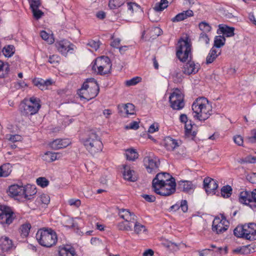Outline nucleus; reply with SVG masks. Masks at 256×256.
<instances>
[{"label": "nucleus", "mask_w": 256, "mask_h": 256, "mask_svg": "<svg viewBox=\"0 0 256 256\" xmlns=\"http://www.w3.org/2000/svg\"><path fill=\"white\" fill-rule=\"evenodd\" d=\"M182 14L184 20L194 16V12L192 10H190L183 11L182 12Z\"/></svg>", "instance_id": "obj_58"}, {"label": "nucleus", "mask_w": 256, "mask_h": 256, "mask_svg": "<svg viewBox=\"0 0 256 256\" xmlns=\"http://www.w3.org/2000/svg\"><path fill=\"white\" fill-rule=\"evenodd\" d=\"M14 46L12 45H8L2 49V53L6 57H10L14 54Z\"/></svg>", "instance_id": "obj_39"}, {"label": "nucleus", "mask_w": 256, "mask_h": 256, "mask_svg": "<svg viewBox=\"0 0 256 256\" xmlns=\"http://www.w3.org/2000/svg\"><path fill=\"white\" fill-rule=\"evenodd\" d=\"M35 86H38L42 90H45V86L44 85V80L42 79H34L33 80Z\"/></svg>", "instance_id": "obj_53"}, {"label": "nucleus", "mask_w": 256, "mask_h": 256, "mask_svg": "<svg viewBox=\"0 0 256 256\" xmlns=\"http://www.w3.org/2000/svg\"><path fill=\"white\" fill-rule=\"evenodd\" d=\"M234 142L238 146H242L243 144V138L240 135H238L234 138Z\"/></svg>", "instance_id": "obj_60"}, {"label": "nucleus", "mask_w": 256, "mask_h": 256, "mask_svg": "<svg viewBox=\"0 0 256 256\" xmlns=\"http://www.w3.org/2000/svg\"><path fill=\"white\" fill-rule=\"evenodd\" d=\"M194 188V185L190 181H180L178 183V189L185 192H190Z\"/></svg>", "instance_id": "obj_25"}, {"label": "nucleus", "mask_w": 256, "mask_h": 256, "mask_svg": "<svg viewBox=\"0 0 256 256\" xmlns=\"http://www.w3.org/2000/svg\"><path fill=\"white\" fill-rule=\"evenodd\" d=\"M40 198L41 202L45 204H48L50 202V198L46 194H42Z\"/></svg>", "instance_id": "obj_56"}, {"label": "nucleus", "mask_w": 256, "mask_h": 256, "mask_svg": "<svg viewBox=\"0 0 256 256\" xmlns=\"http://www.w3.org/2000/svg\"><path fill=\"white\" fill-rule=\"evenodd\" d=\"M220 54V50L218 52L214 47H212L206 56V63L207 64L212 63Z\"/></svg>", "instance_id": "obj_31"}, {"label": "nucleus", "mask_w": 256, "mask_h": 256, "mask_svg": "<svg viewBox=\"0 0 256 256\" xmlns=\"http://www.w3.org/2000/svg\"><path fill=\"white\" fill-rule=\"evenodd\" d=\"M226 42V38L223 36H216L214 40V45L212 47L215 48H220L224 45Z\"/></svg>", "instance_id": "obj_35"}, {"label": "nucleus", "mask_w": 256, "mask_h": 256, "mask_svg": "<svg viewBox=\"0 0 256 256\" xmlns=\"http://www.w3.org/2000/svg\"><path fill=\"white\" fill-rule=\"evenodd\" d=\"M172 21L174 22H178L184 20L182 12L177 14L174 17L172 18Z\"/></svg>", "instance_id": "obj_61"}, {"label": "nucleus", "mask_w": 256, "mask_h": 256, "mask_svg": "<svg viewBox=\"0 0 256 256\" xmlns=\"http://www.w3.org/2000/svg\"><path fill=\"white\" fill-rule=\"evenodd\" d=\"M164 146L168 151H174L180 146L178 141L168 136L164 139Z\"/></svg>", "instance_id": "obj_26"}, {"label": "nucleus", "mask_w": 256, "mask_h": 256, "mask_svg": "<svg viewBox=\"0 0 256 256\" xmlns=\"http://www.w3.org/2000/svg\"><path fill=\"white\" fill-rule=\"evenodd\" d=\"M118 112L123 116H127L128 115L134 114V106L133 104L128 103L126 104H119L118 106Z\"/></svg>", "instance_id": "obj_19"}, {"label": "nucleus", "mask_w": 256, "mask_h": 256, "mask_svg": "<svg viewBox=\"0 0 256 256\" xmlns=\"http://www.w3.org/2000/svg\"><path fill=\"white\" fill-rule=\"evenodd\" d=\"M100 41L90 40L88 43V46L92 48L93 50H96L100 47Z\"/></svg>", "instance_id": "obj_51"}, {"label": "nucleus", "mask_w": 256, "mask_h": 256, "mask_svg": "<svg viewBox=\"0 0 256 256\" xmlns=\"http://www.w3.org/2000/svg\"><path fill=\"white\" fill-rule=\"evenodd\" d=\"M158 130V124H152L148 130V132L150 133H154Z\"/></svg>", "instance_id": "obj_64"}, {"label": "nucleus", "mask_w": 256, "mask_h": 256, "mask_svg": "<svg viewBox=\"0 0 256 256\" xmlns=\"http://www.w3.org/2000/svg\"><path fill=\"white\" fill-rule=\"evenodd\" d=\"M172 179H174L169 174L166 172H161L156 174L152 180V188L159 187L160 184L168 182Z\"/></svg>", "instance_id": "obj_15"}, {"label": "nucleus", "mask_w": 256, "mask_h": 256, "mask_svg": "<svg viewBox=\"0 0 256 256\" xmlns=\"http://www.w3.org/2000/svg\"><path fill=\"white\" fill-rule=\"evenodd\" d=\"M192 128L191 121H189L185 124L186 134L188 136L191 135L192 136H194L196 135V132L194 131L192 132Z\"/></svg>", "instance_id": "obj_44"}, {"label": "nucleus", "mask_w": 256, "mask_h": 256, "mask_svg": "<svg viewBox=\"0 0 256 256\" xmlns=\"http://www.w3.org/2000/svg\"><path fill=\"white\" fill-rule=\"evenodd\" d=\"M176 187L175 179H172L171 181L160 184L159 187L154 188L153 189L154 192L159 195L169 196L175 192Z\"/></svg>", "instance_id": "obj_9"}, {"label": "nucleus", "mask_w": 256, "mask_h": 256, "mask_svg": "<svg viewBox=\"0 0 256 256\" xmlns=\"http://www.w3.org/2000/svg\"><path fill=\"white\" fill-rule=\"evenodd\" d=\"M36 183L38 185L44 188L48 186L49 182L45 178L40 177L37 178Z\"/></svg>", "instance_id": "obj_49"}, {"label": "nucleus", "mask_w": 256, "mask_h": 256, "mask_svg": "<svg viewBox=\"0 0 256 256\" xmlns=\"http://www.w3.org/2000/svg\"><path fill=\"white\" fill-rule=\"evenodd\" d=\"M126 0H110L108 6L110 9H116L123 5Z\"/></svg>", "instance_id": "obj_37"}, {"label": "nucleus", "mask_w": 256, "mask_h": 256, "mask_svg": "<svg viewBox=\"0 0 256 256\" xmlns=\"http://www.w3.org/2000/svg\"><path fill=\"white\" fill-rule=\"evenodd\" d=\"M10 70L9 65L8 63H4L3 62L0 60V73L2 72V75L7 74Z\"/></svg>", "instance_id": "obj_46"}, {"label": "nucleus", "mask_w": 256, "mask_h": 256, "mask_svg": "<svg viewBox=\"0 0 256 256\" xmlns=\"http://www.w3.org/2000/svg\"><path fill=\"white\" fill-rule=\"evenodd\" d=\"M125 156L127 160L134 161L138 157V154L136 150L134 148H128L125 151Z\"/></svg>", "instance_id": "obj_33"}, {"label": "nucleus", "mask_w": 256, "mask_h": 256, "mask_svg": "<svg viewBox=\"0 0 256 256\" xmlns=\"http://www.w3.org/2000/svg\"><path fill=\"white\" fill-rule=\"evenodd\" d=\"M112 66L110 59L102 56L96 59L92 68L97 74L103 75L110 72Z\"/></svg>", "instance_id": "obj_6"}, {"label": "nucleus", "mask_w": 256, "mask_h": 256, "mask_svg": "<svg viewBox=\"0 0 256 256\" xmlns=\"http://www.w3.org/2000/svg\"><path fill=\"white\" fill-rule=\"evenodd\" d=\"M141 80L140 78L136 76L126 82L127 86H134L138 84Z\"/></svg>", "instance_id": "obj_50"}, {"label": "nucleus", "mask_w": 256, "mask_h": 256, "mask_svg": "<svg viewBox=\"0 0 256 256\" xmlns=\"http://www.w3.org/2000/svg\"><path fill=\"white\" fill-rule=\"evenodd\" d=\"M28 1L31 9L38 8L40 5V0H28Z\"/></svg>", "instance_id": "obj_57"}, {"label": "nucleus", "mask_w": 256, "mask_h": 256, "mask_svg": "<svg viewBox=\"0 0 256 256\" xmlns=\"http://www.w3.org/2000/svg\"><path fill=\"white\" fill-rule=\"evenodd\" d=\"M74 248L70 244H62L58 247V256H74Z\"/></svg>", "instance_id": "obj_20"}, {"label": "nucleus", "mask_w": 256, "mask_h": 256, "mask_svg": "<svg viewBox=\"0 0 256 256\" xmlns=\"http://www.w3.org/2000/svg\"><path fill=\"white\" fill-rule=\"evenodd\" d=\"M144 164L149 173H155L157 172L160 164L158 158L153 154L149 153L144 158Z\"/></svg>", "instance_id": "obj_11"}, {"label": "nucleus", "mask_w": 256, "mask_h": 256, "mask_svg": "<svg viewBox=\"0 0 256 256\" xmlns=\"http://www.w3.org/2000/svg\"><path fill=\"white\" fill-rule=\"evenodd\" d=\"M12 166L10 164H4L0 166V177H7L11 173Z\"/></svg>", "instance_id": "obj_32"}, {"label": "nucleus", "mask_w": 256, "mask_h": 256, "mask_svg": "<svg viewBox=\"0 0 256 256\" xmlns=\"http://www.w3.org/2000/svg\"><path fill=\"white\" fill-rule=\"evenodd\" d=\"M192 110L194 118L204 121L210 116L212 106L206 98H198L194 102Z\"/></svg>", "instance_id": "obj_1"}, {"label": "nucleus", "mask_w": 256, "mask_h": 256, "mask_svg": "<svg viewBox=\"0 0 256 256\" xmlns=\"http://www.w3.org/2000/svg\"><path fill=\"white\" fill-rule=\"evenodd\" d=\"M139 128L138 123L134 121L130 123L128 125L126 126V129L137 130Z\"/></svg>", "instance_id": "obj_59"}, {"label": "nucleus", "mask_w": 256, "mask_h": 256, "mask_svg": "<svg viewBox=\"0 0 256 256\" xmlns=\"http://www.w3.org/2000/svg\"><path fill=\"white\" fill-rule=\"evenodd\" d=\"M7 137V138L9 140L13 142H20L22 139V136L18 134L9 135Z\"/></svg>", "instance_id": "obj_52"}, {"label": "nucleus", "mask_w": 256, "mask_h": 256, "mask_svg": "<svg viewBox=\"0 0 256 256\" xmlns=\"http://www.w3.org/2000/svg\"><path fill=\"white\" fill-rule=\"evenodd\" d=\"M60 60V57L57 54L50 56L48 58V62L54 65H57Z\"/></svg>", "instance_id": "obj_48"}, {"label": "nucleus", "mask_w": 256, "mask_h": 256, "mask_svg": "<svg viewBox=\"0 0 256 256\" xmlns=\"http://www.w3.org/2000/svg\"><path fill=\"white\" fill-rule=\"evenodd\" d=\"M200 29L206 34V32H210L212 30V27L210 26V24L205 22H202L199 24L198 25Z\"/></svg>", "instance_id": "obj_45"}, {"label": "nucleus", "mask_w": 256, "mask_h": 256, "mask_svg": "<svg viewBox=\"0 0 256 256\" xmlns=\"http://www.w3.org/2000/svg\"><path fill=\"white\" fill-rule=\"evenodd\" d=\"M99 86L94 78H88L78 91V94L81 98L89 100L95 98L98 94Z\"/></svg>", "instance_id": "obj_2"}, {"label": "nucleus", "mask_w": 256, "mask_h": 256, "mask_svg": "<svg viewBox=\"0 0 256 256\" xmlns=\"http://www.w3.org/2000/svg\"><path fill=\"white\" fill-rule=\"evenodd\" d=\"M68 204L74 208H78L80 204H81V202L78 199H76V198H70L68 200Z\"/></svg>", "instance_id": "obj_47"}, {"label": "nucleus", "mask_w": 256, "mask_h": 256, "mask_svg": "<svg viewBox=\"0 0 256 256\" xmlns=\"http://www.w3.org/2000/svg\"><path fill=\"white\" fill-rule=\"evenodd\" d=\"M218 30L220 33L225 35L226 37H231L234 36V28L233 27H229L226 25L220 24Z\"/></svg>", "instance_id": "obj_29"}, {"label": "nucleus", "mask_w": 256, "mask_h": 256, "mask_svg": "<svg viewBox=\"0 0 256 256\" xmlns=\"http://www.w3.org/2000/svg\"><path fill=\"white\" fill-rule=\"evenodd\" d=\"M239 201L240 203L248 205L252 202L250 192L246 190L240 192L239 196Z\"/></svg>", "instance_id": "obj_28"}, {"label": "nucleus", "mask_w": 256, "mask_h": 256, "mask_svg": "<svg viewBox=\"0 0 256 256\" xmlns=\"http://www.w3.org/2000/svg\"><path fill=\"white\" fill-rule=\"evenodd\" d=\"M200 68V65L198 64H195L194 61L188 60V62L183 66L182 72L188 75L195 74L198 72Z\"/></svg>", "instance_id": "obj_17"}, {"label": "nucleus", "mask_w": 256, "mask_h": 256, "mask_svg": "<svg viewBox=\"0 0 256 256\" xmlns=\"http://www.w3.org/2000/svg\"><path fill=\"white\" fill-rule=\"evenodd\" d=\"M32 10L33 13V16L36 19H39L44 14V13L40 10L38 8H32Z\"/></svg>", "instance_id": "obj_55"}, {"label": "nucleus", "mask_w": 256, "mask_h": 256, "mask_svg": "<svg viewBox=\"0 0 256 256\" xmlns=\"http://www.w3.org/2000/svg\"><path fill=\"white\" fill-rule=\"evenodd\" d=\"M171 107L176 110H180L184 106V95L178 89H176L169 97Z\"/></svg>", "instance_id": "obj_10"}, {"label": "nucleus", "mask_w": 256, "mask_h": 256, "mask_svg": "<svg viewBox=\"0 0 256 256\" xmlns=\"http://www.w3.org/2000/svg\"><path fill=\"white\" fill-rule=\"evenodd\" d=\"M14 218V213L9 206L0 205V222L2 224H10Z\"/></svg>", "instance_id": "obj_13"}, {"label": "nucleus", "mask_w": 256, "mask_h": 256, "mask_svg": "<svg viewBox=\"0 0 256 256\" xmlns=\"http://www.w3.org/2000/svg\"><path fill=\"white\" fill-rule=\"evenodd\" d=\"M120 216L124 220V222L130 224H134L137 222V217L133 212H130L128 210L121 209L118 212Z\"/></svg>", "instance_id": "obj_18"}, {"label": "nucleus", "mask_w": 256, "mask_h": 256, "mask_svg": "<svg viewBox=\"0 0 256 256\" xmlns=\"http://www.w3.org/2000/svg\"><path fill=\"white\" fill-rule=\"evenodd\" d=\"M128 10L132 14L134 12H138L140 10V6L135 2H128Z\"/></svg>", "instance_id": "obj_42"}, {"label": "nucleus", "mask_w": 256, "mask_h": 256, "mask_svg": "<svg viewBox=\"0 0 256 256\" xmlns=\"http://www.w3.org/2000/svg\"><path fill=\"white\" fill-rule=\"evenodd\" d=\"M229 227V222L222 216L216 217L213 220L212 230L217 234H221L226 232Z\"/></svg>", "instance_id": "obj_12"}, {"label": "nucleus", "mask_w": 256, "mask_h": 256, "mask_svg": "<svg viewBox=\"0 0 256 256\" xmlns=\"http://www.w3.org/2000/svg\"><path fill=\"white\" fill-rule=\"evenodd\" d=\"M168 6L167 0H160V2L156 4L154 9L156 12H161L166 8Z\"/></svg>", "instance_id": "obj_36"}, {"label": "nucleus", "mask_w": 256, "mask_h": 256, "mask_svg": "<svg viewBox=\"0 0 256 256\" xmlns=\"http://www.w3.org/2000/svg\"><path fill=\"white\" fill-rule=\"evenodd\" d=\"M235 236L253 240H256V224L250 223L242 226H238L234 230Z\"/></svg>", "instance_id": "obj_5"}, {"label": "nucleus", "mask_w": 256, "mask_h": 256, "mask_svg": "<svg viewBox=\"0 0 256 256\" xmlns=\"http://www.w3.org/2000/svg\"><path fill=\"white\" fill-rule=\"evenodd\" d=\"M134 231L137 234H140L146 231V229L144 225L136 222L134 224Z\"/></svg>", "instance_id": "obj_38"}, {"label": "nucleus", "mask_w": 256, "mask_h": 256, "mask_svg": "<svg viewBox=\"0 0 256 256\" xmlns=\"http://www.w3.org/2000/svg\"><path fill=\"white\" fill-rule=\"evenodd\" d=\"M36 193V190L35 186L30 184L22 186L21 199L24 200H32Z\"/></svg>", "instance_id": "obj_16"}, {"label": "nucleus", "mask_w": 256, "mask_h": 256, "mask_svg": "<svg viewBox=\"0 0 256 256\" xmlns=\"http://www.w3.org/2000/svg\"><path fill=\"white\" fill-rule=\"evenodd\" d=\"M36 238L42 246L50 248L56 244L58 236L56 232L51 228H41L36 234Z\"/></svg>", "instance_id": "obj_3"}, {"label": "nucleus", "mask_w": 256, "mask_h": 256, "mask_svg": "<svg viewBox=\"0 0 256 256\" xmlns=\"http://www.w3.org/2000/svg\"><path fill=\"white\" fill-rule=\"evenodd\" d=\"M62 156V154L60 152H47L44 154L42 158L44 160L48 162H50L60 159Z\"/></svg>", "instance_id": "obj_27"}, {"label": "nucleus", "mask_w": 256, "mask_h": 256, "mask_svg": "<svg viewBox=\"0 0 256 256\" xmlns=\"http://www.w3.org/2000/svg\"><path fill=\"white\" fill-rule=\"evenodd\" d=\"M232 188L230 186H224L221 189V194L224 198H228L232 194Z\"/></svg>", "instance_id": "obj_40"}, {"label": "nucleus", "mask_w": 256, "mask_h": 256, "mask_svg": "<svg viewBox=\"0 0 256 256\" xmlns=\"http://www.w3.org/2000/svg\"><path fill=\"white\" fill-rule=\"evenodd\" d=\"M117 226L121 230L130 231L132 230V224H130L125 222H120Z\"/></svg>", "instance_id": "obj_43"}, {"label": "nucleus", "mask_w": 256, "mask_h": 256, "mask_svg": "<svg viewBox=\"0 0 256 256\" xmlns=\"http://www.w3.org/2000/svg\"><path fill=\"white\" fill-rule=\"evenodd\" d=\"M30 228L31 225L30 223L26 222L22 224L19 229L21 236L22 238H26L28 236Z\"/></svg>", "instance_id": "obj_34"}, {"label": "nucleus", "mask_w": 256, "mask_h": 256, "mask_svg": "<svg viewBox=\"0 0 256 256\" xmlns=\"http://www.w3.org/2000/svg\"><path fill=\"white\" fill-rule=\"evenodd\" d=\"M123 176L125 180L130 182H136L138 179L136 172L126 165L124 166Z\"/></svg>", "instance_id": "obj_22"}, {"label": "nucleus", "mask_w": 256, "mask_h": 256, "mask_svg": "<svg viewBox=\"0 0 256 256\" xmlns=\"http://www.w3.org/2000/svg\"><path fill=\"white\" fill-rule=\"evenodd\" d=\"M40 106V99L32 97L28 100L21 104L22 113L25 116L34 114L38 112Z\"/></svg>", "instance_id": "obj_7"}, {"label": "nucleus", "mask_w": 256, "mask_h": 256, "mask_svg": "<svg viewBox=\"0 0 256 256\" xmlns=\"http://www.w3.org/2000/svg\"><path fill=\"white\" fill-rule=\"evenodd\" d=\"M176 56L182 62L191 59V45L188 40H181L178 42Z\"/></svg>", "instance_id": "obj_8"}, {"label": "nucleus", "mask_w": 256, "mask_h": 256, "mask_svg": "<svg viewBox=\"0 0 256 256\" xmlns=\"http://www.w3.org/2000/svg\"><path fill=\"white\" fill-rule=\"evenodd\" d=\"M199 40L201 42L208 44L209 43L210 39L206 34L202 32L200 35Z\"/></svg>", "instance_id": "obj_54"}, {"label": "nucleus", "mask_w": 256, "mask_h": 256, "mask_svg": "<svg viewBox=\"0 0 256 256\" xmlns=\"http://www.w3.org/2000/svg\"><path fill=\"white\" fill-rule=\"evenodd\" d=\"M40 36L44 40L46 41L50 44L54 43V38H52V36L44 30H42L40 32Z\"/></svg>", "instance_id": "obj_41"}, {"label": "nucleus", "mask_w": 256, "mask_h": 256, "mask_svg": "<svg viewBox=\"0 0 256 256\" xmlns=\"http://www.w3.org/2000/svg\"><path fill=\"white\" fill-rule=\"evenodd\" d=\"M142 197L148 202H154L156 200V197L152 195L144 194Z\"/></svg>", "instance_id": "obj_63"}, {"label": "nucleus", "mask_w": 256, "mask_h": 256, "mask_svg": "<svg viewBox=\"0 0 256 256\" xmlns=\"http://www.w3.org/2000/svg\"><path fill=\"white\" fill-rule=\"evenodd\" d=\"M22 186L18 184H13L10 186L8 188V196L12 197H18L20 199L22 198Z\"/></svg>", "instance_id": "obj_24"}, {"label": "nucleus", "mask_w": 256, "mask_h": 256, "mask_svg": "<svg viewBox=\"0 0 256 256\" xmlns=\"http://www.w3.org/2000/svg\"><path fill=\"white\" fill-rule=\"evenodd\" d=\"M83 143L86 148L92 154L100 152L102 148V143L98 135L94 130L88 132V137L84 140Z\"/></svg>", "instance_id": "obj_4"}, {"label": "nucleus", "mask_w": 256, "mask_h": 256, "mask_svg": "<svg viewBox=\"0 0 256 256\" xmlns=\"http://www.w3.org/2000/svg\"><path fill=\"white\" fill-rule=\"evenodd\" d=\"M204 186L208 194L213 192L218 187V184L216 180L208 178L204 180Z\"/></svg>", "instance_id": "obj_21"}, {"label": "nucleus", "mask_w": 256, "mask_h": 256, "mask_svg": "<svg viewBox=\"0 0 256 256\" xmlns=\"http://www.w3.org/2000/svg\"><path fill=\"white\" fill-rule=\"evenodd\" d=\"M70 143L68 139H57L50 142L49 145L52 149L58 150L66 148Z\"/></svg>", "instance_id": "obj_23"}, {"label": "nucleus", "mask_w": 256, "mask_h": 256, "mask_svg": "<svg viewBox=\"0 0 256 256\" xmlns=\"http://www.w3.org/2000/svg\"><path fill=\"white\" fill-rule=\"evenodd\" d=\"M0 246L4 251H8L12 247V242L8 237H2L0 239Z\"/></svg>", "instance_id": "obj_30"}, {"label": "nucleus", "mask_w": 256, "mask_h": 256, "mask_svg": "<svg viewBox=\"0 0 256 256\" xmlns=\"http://www.w3.org/2000/svg\"><path fill=\"white\" fill-rule=\"evenodd\" d=\"M180 208L184 212H187L188 210V202L186 200H182L180 202Z\"/></svg>", "instance_id": "obj_62"}, {"label": "nucleus", "mask_w": 256, "mask_h": 256, "mask_svg": "<svg viewBox=\"0 0 256 256\" xmlns=\"http://www.w3.org/2000/svg\"><path fill=\"white\" fill-rule=\"evenodd\" d=\"M55 45L58 52L65 56L68 52L74 50V45L66 40L58 41L56 42Z\"/></svg>", "instance_id": "obj_14"}]
</instances>
